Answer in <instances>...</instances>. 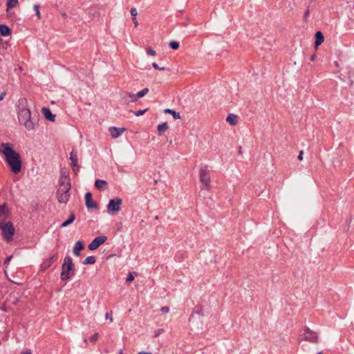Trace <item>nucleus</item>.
Segmentation results:
<instances>
[{
	"mask_svg": "<svg viewBox=\"0 0 354 354\" xmlns=\"http://www.w3.org/2000/svg\"><path fill=\"white\" fill-rule=\"evenodd\" d=\"M324 41V37L323 35V34L322 33V32L320 31H318L315 33V47H317L319 46V45H321Z\"/></svg>",
	"mask_w": 354,
	"mask_h": 354,
	"instance_id": "obj_20",
	"label": "nucleus"
},
{
	"mask_svg": "<svg viewBox=\"0 0 354 354\" xmlns=\"http://www.w3.org/2000/svg\"><path fill=\"white\" fill-rule=\"evenodd\" d=\"M138 354H151V353H150V352L141 351V352L138 353Z\"/></svg>",
	"mask_w": 354,
	"mask_h": 354,
	"instance_id": "obj_48",
	"label": "nucleus"
},
{
	"mask_svg": "<svg viewBox=\"0 0 354 354\" xmlns=\"http://www.w3.org/2000/svg\"><path fill=\"white\" fill-rule=\"evenodd\" d=\"M34 10L35 11V13L37 16L38 19L41 18L40 12H39V6L37 4L34 5Z\"/></svg>",
	"mask_w": 354,
	"mask_h": 354,
	"instance_id": "obj_32",
	"label": "nucleus"
},
{
	"mask_svg": "<svg viewBox=\"0 0 354 354\" xmlns=\"http://www.w3.org/2000/svg\"><path fill=\"white\" fill-rule=\"evenodd\" d=\"M0 151L5 156L6 160L14 174H18L21 169V160L18 152L15 151L10 143H1Z\"/></svg>",
	"mask_w": 354,
	"mask_h": 354,
	"instance_id": "obj_1",
	"label": "nucleus"
},
{
	"mask_svg": "<svg viewBox=\"0 0 354 354\" xmlns=\"http://www.w3.org/2000/svg\"><path fill=\"white\" fill-rule=\"evenodd\" d=\"M19 4V0H8L6 3L7 10L16 7Z\"/></svg>",
	"mask_w": 354,
	"mask_h": 354,
	"instance_id": "obj_26",
	"label": "nucleus"
},
{
	"mask_svg": "<svg viewBox=\"0 0 354 354\" xmlns=\"http://www.w3.org/2000/svg\"><path fill=\"white\" fill-rule=\"evenodd\" d=\"M308 15H309V10H307L306 11V12H305V17H307Z\"/></svg>",
	"mask_w": 354,
	"mask_h": 354,
	"instance_id": "obj_49",
	"label": "nucleus"
},
{
	"mask_svg": "<svg viewBox=\"0 0 354 354\" xmlns=\"http://www.w3.org/2000/svg\"><path fill=\"white\" fill-rule=\"evenodd\" d=\"M112 311L111 310L110 312H107L106 313V315H105V318L106 319H109L111 322H113V317H112Z\"/></svg>",
	"mask_w": 354,
	"mask_h": 354,
	"instance_id": "obj_37",
	"label": "nucleus"
},
{
	"mask_svg": "<svg viewBox=\"0 0 354 354\" xmlns=\"http://www.w3.org/2000/svg\"><path fill=\"white\" fill-rule=\"evenodd\" d=\"M130 13L133 17H136L138 12L136 8H132L130 10Z\"/></svg>",
	"mask_w": 354,
	"mask_h": 354,
	"instance_id": "obj_38",
	"label": "nucleus"
},
{
	"mask_svg": "<svg viewBox=\"0 0 354 354\" xmlns=\"http://www.w3.org/2000/svg\"><path fill=\"white\" fill-rule=\"evenodd\" d=\"M163 332H164V330H163V329H161V328H159V329L156 330L155 331L154 337H158V336H159L160 334H162Z\"/></svg>",
	"mask_w": 354,
	"mask_h": 354,
	"instance_id": "obj_40",
	"label": "nucleus"
},
{
	"mask_svg": "<svg viewBox=\"0 0 354 354\" xmlns=\"http://www.w3.org/2000/svg\"><path fill=\"white\" fill-rule=\"evenodd\" d=\"M169 129V126L167 122H163L158 125V132L160 136H161L164 132H165Z\"/></svg>",
	"mask_w": 354,
	"mask_h": 354,
	"instance_id": "obj_23",
	"label": "nucleus"
},
{
	"mask_svg": "<svg viewBox=\"0 0 354 354\" xmlns=\"http://www.w3.org/2000/svg\"><path fill=\"white\" fill-rule=\"evenodd\" d=\"M70 182L69 179L67 178V177H65V178H62L60 180H59V187H63V185H66V182Z\"/></svg>",
	"mask_w": 354,
	"mask_h": 354,
	"instance_id": "obj_33",
	"label": "nucleus"
},
{
	"mask_svg": "<svg viewBox=\"0 0 354 354\" xmlns=\"http://www.w3.org/2000/svg\"><path fill=\"white\" fill-rule=\"evenodd\" d=\"M165 113H170L171 115H172L173 118L174 119H180V113L178 112H176L175 111L172 110V109H166L165 110Z\"/></svg>",
	"mask_w": 354,
	"mask_h": 354,
	"instance_id": "obj_27",
	"label": "nucleus"
},
{
	"mask_svg": "<svg viewBox=\"0 0 354 354\" xmlns=\"http://www.w3.org/2000/svg\"><path fill=\"white\" fill-rule=\"evenodd\" d=\"M121 99L124 104H129L130 102H136V94L131 92H123L122 93H121Z\"/></svg>",
	"mask_w": 354,
	"mask_h": 354,
	"instance_id": "obj_10",
	"label": "nucleus"
},
{
	"mask_svg": "<svg viewBox=\"0 0 354 354\" xmlns=\"http://www.w3.org/2000/svg\"><path fill=\"white\" fill-rule=\"evenodd\" d=\"M317 354H323V353L322 351H320Z\"/></svg>",
	"mask_w": 354,
	"mask_h": 354,
	"instance_id": "obj_52",
	"label": "nucleus"
},
{
	"mask_svg": "<svg viewBox=\"0 0 354 354\" xmlns=\"http://www.w3.org/2000/svg\"><path fill=\"white\" fill-rule=\"evenodd\" d=\"M71 189V183L66 182L62 187H59L57 192V198L58 202L61 204H66L70 198L69 191Z\"/></svg>",
	"mask_w": 354,
	"mask_h": 354,
	"instance_id": "obj_5",
	"label": "nucleus"
},
{
	"mask_svg": "<svg viewBox=\"0 0 354 354\" xmlns=\"http://www.w3.org/2000/svg\"><path fill=\"white\" fill-rule=\"evenodd\" d=\"M0 33L2 36H7L10 34V28L6 25H0Z\"/></svg>",
	"mask_w": 354,
	"mask_h": 354,
	"instance_id": "obj_25",
	"label": "nucleus"
},
{
	"mask_svg": "<svg viewBox=\"0 0 354 354\" xmlns=\"http://www.w3.org/2000/svg\"><path fill=\"white\" fill-rule=\"evenodd\" d=\"M146 52H147V55H149L155 56L156 55V51L153 49H152L151 47L147 48Z\"/></svg>",
	"mask_w": 354,
	"mask_h": 354,
	"instance_id": "obj_31",
	"label": "nucleus"
},
{
	"mask_svg": "<svg viewBox=\"0 0 354 354\" xmlns=\"http://www.w3.org/2000/svg\"><path fill=\"white\" fill-rule=\"evenodd\" d=\"M57 260V255L56 254L50 256L49 258L44 261L41 264L43 269H47L51 266V265Z\"/></svg>",
	"mask_w": 354,
	"mask_h": 354,
	"instance_id": "obj_14",
	"label": "nucleus"
},
{
	"mask_svg": "<svg viewBox=\"0 0 354 354\" xmlns=\"http://www.w3.org/2000/svg\"><path fill=\"white\" fill-rule=\"evenodd\" d=\"M134 279V277L132 273H129L127 278V283H130Z\"/></svg>",
	"mask_w": 354,
	"mask_h": 354,
	"instance_id": "obj_39",
	"label": "nucleus"
},
{
	"mask_svg": "<svg viewBox=\"0 0 354 354\" xmlns=\"http://www.w3.org/2000/svg\"><path fill=\"white\" fill-rule=\"evenodd\" d=\"M18 120L21 124H23L25 128L28 130H32L35 128V122L31 118V113L30 110H21L18 111Z\"/></svg>",
	"mask_w": 354,
	"mask_h": 354,
	"instance_id": "obj_3",
	"label": "nucleus"
},
{
	"mask_svg": "<svg viewBox=\"0 0 354 354\" xmlns=\"http://www.w3.org/2000/svg\"><path fill=\"white\" fill-rule=\"evenodd\" d=\"M21 354H32V353L30 352V351L26 350V351H23L21 353Z\"/></svg>",
	"mask_w": 354,
	"mask_h": 354,
	"instance_id": "obj_46",
	"label": "nucleus"
},
{
	"mask_svg": "<svg viewBox=\"0 0 354 354\" xmlns=\"http://www.w3.org/2000/svg\"><path fill=\"white\" fill-rule=\"evenodd\" d=\"M107 237L106 236H97L88 245V248L90 250H95L97 248H99L102 244L105 243Z\"/></svg>",
	"mask_w": 354,
	"mask_h": 354,
	"instance_id": "obj_9",
	"label": "nucleus"
},
{
	"mask_svg": "<svg viewBox=\"0 0 354 354\" xmlns=\"http://www.w3.org/2000/svg\"><path fill=\"white\" fill-rule=\"evenodd\" d=\"M41 113H43L46 120L50 122H54L55 120V115L52 113L49 108L43 107L41 109Z\"/></svg>",
	"mask_w": 354,
	"mask_h": 354,
	"instance_id": "obj_13",
	"label": "nucleus"
},
{
	"mask_svg": "<svg viewBox=\"0 0 354 354\" xmlns=\"http://www.w3.org/2000/svg\"><path fill=\"white\" fill-rule=\"evenodd\" d=\"M149 90H140L138 93L136 94V101L142 97H144L145 95L147 94Z\"/></svg>",
	"mask_w": 354,
	"mask_h": 354,
	"instance_id": "obj_29",
	"label": "nucleus"
},
{
	"mask_svg": "<svg viewBox=\"0 0 354 354\" xmlns=\"http://www.w3.org/2000/svg\"><path fill=\"white\" fill-rule=\"evenodd\" d=\"M85 203L88 209H95L97 207V204L92 198V194L87 192L85 194Z\"/></svg>",
	"mask_w": 354,
	"mask_h": 354,
	"instance_id": "obj_12",
	"label": "nucleus"
},
{
	"mask_svg": "<svg viewBox=\"0 0 354 354\" xmlns=\"http://www.w3.org/2000/svg\"><path fill=\"white\" fill-rule=\"evenodd\" d=\"M304 339L312 343H317L318 341V335L317 333L311 330L309 328H304Z\"/></svg>",
	"mask_w": 354,
	"mask_h": 354,
	"instance_id": "obj_8",
	"label": "nucleus"
},
{
	"mask_svg": "<svg viewBox=\"0 0 354 354\" xmlns=\"http://www.w3.org/2000/svg\"><path fill=\"white\" fill-rule=\"evenodd\" d=\"M122 200L120 198H115L109 201L107 205V212L109 214L113 215L121 209Z\"/></svg>",
	"mask_w": 354,
	"mask_h": 354,
	"instance_id": "obj_7",
	"label": "nucleus"
},
{
	"mask_svg": "<svg viewBox=\"0 0 354 354\" xmlns=\"http://www.w3.org/2000/svg\"><path fill=\"white\" fill-rule=\"evenodd\" d=\"M18 111L21 110H30L28 108V100L25 97L20 98L17 104Z\"/></svg>",
	"mask_w": 354,
	"mask_h": 354,
	"instance_id": "obj_15",
	"label": "nucleus"
},
{
	"mask_svg": "<svg viewBox=\"0 0 354 354\" xmlns=\"http://www.w3.org/2000/svg\"><path fill=\"white\" fill-rule=\"evenodd\" d=\"M75 266L73 259L70 256H66L64 259L62 266V273L60 278L62 281L68 280L74 274Z\"/></svg>",
	"mask_w": 354,
	"mask_h": 354,
	"instance_id": "obj_2",
	"label": "nucleus"
},
{
	"mask_svg": "<svg viewBox=\"0 0 354 354\" xmlns=\"http://www.w3.org/2000/svg\"><path fill=\"white\" fill-rule=\"evenodd\" d=\"M75 218V214L73 212H71L69 218L66 221L63 222L61 224L60 227H65L68 226V225L71 224L74 221Z\"/></svg>",
	"mask_w": 354,
	"mask_h": 354,
	"instance_id": "obj_22",
	"label": "nucleus"
},
{
	"mask_svg": "<svg viewBox=\"0 0 354 354\" xmlns=\"http://www.w3.org/2000/svg\"><path fill=\"white\" fill-rule=\"evenodd\" d=\"M226 121L229 122L231 125H235L237 124V116L234 114H229V115L226 118Z\"/></svg>",
	"mask_w": 354,
	"mask_h": 354,
	"instance_id": "obj_24",
	"label": "nucleus"
},
{
	"mask_svg": "<svg viewBox=\"0 0 354 354\" xmlns=\"http://www.w3.org/2000/svg\"><path fill=\"white\" fill-rule=\"evenodd\" d=\"M0 229L2 231V235L7 241H11L15 234V228L11 221L3 224L0 223Z\"/></svg>",
	"mask_w": 354,
	"mask_h": 354,
	"instance_id": "obj_6",
	"label": "nucleus"
},
{
	"mask_svg": "<svg viewBox=\"0 0 354 354\" xmlns=\"http://www.w3.org/2000/svg\"><path fill=\"white\" fill-rule=\"evenodd\" d=\"M70 160L71 161V168H72L73 171L75 174H77L79 171V165L77 164V162H78L77 154L73 150L70 153Z\"/></svg>",
	"mask_w": 354,
	"mask_h": 354,
	"instance_id": "obj_11",
	"label": "nucleus"
},
{
	"mask_svg": "<svg viewBox=\"0 0 354 354\" xmlns=\"http://www.w3.org/2000/svg\"><path fill=\"white\" fill-rule=\"evenodd\" d=\"M98 338H99V333H95V334H93V335L91 336L90 341L94 343L98 339Z\"/></svg>",
	"mask_w": 354,
	"mask_h": 354,
	"instance_id": "obj_34",
	"label": "nucleus"
},
{
	"mask_svg": "<svg viewBox=\"0 0 354 354\" xmlns=\"http://www.w3.org/2000/svg\"><path fill=\"white\" fill-rule=\"evenodd\" d=\"M124 131L125 129L124 128H118L115 127L109 128L110 134L114 138H118Z\"/></svg>",
	"mask_w": 354,
	"mask_h": 354,
	"instance_id": "obj_16",
	"label": "nucleus"
},
{
	"mask_svg": "<svg viewBox=\"0 0 354 354\" xmlns=\"http://www.w3.org/2000/svg\"><path fill=\"white\" fill-rule=\"evenodd\" d=\"M120 354H123V353H122V351H120Z\"/></svg>",
	"mask_w": 354,
	"mask_h": 354,
	"instance_id": "obj_53",
	"label": "nucleus"
},
{
	"mask_svg": "<svg viewBox=\"0 0 354 354\" xmlns=\"http://www.w3.org/2000/svg\"><path fill=\"white\" fill-rule=\"evenodd\" d=\"M199 179L200 182L202 185L201 189H205L207 190H210L211 185H210V175L209 171L208 169L207 166H204L200 168L199 169Z\"/></svg>",
	"mask_w": 354,
	"mask_h": 354,
	"instance_id": "obj_4",
	"label": "nucleus"
},
{
	"mask_svg": "<svg viewBox=\"0 0 354 354\" xmlns=\"http://www.w3.org/2000/svg\"><path fill=\"white\" fill-rule=\"evenodd\" d=\"M84 245L82 242L78 241L75 243V246L73 248V254L75 256H80V252L84 249Z\"/></svg>",
	"mask_w": 354,
	"mask_h": 354,
	"instance_id": "obj_18",
	"label": "nucleus"
},
{
	"mask_svg": "<svg viewBox=\"0 0 354 354\" xmlns=\"http://www.w3.org/2000/svg\"><path fill=\"white\" fill-rule=\"evenodd\" d=\"M160 311L162 313H167L169 311V308L168 306H163L160 308Z\"/></svg>",
	"mask_w": 354,
	"mask_h": 354,
	"instance_id": "obj_41",
	"label": "nucleus"
},
{
	"mask_svg": "<svg viewBox=\"0 0 354 354\" xmlns=\"http://www.w3.org/2000/svg\"><path fill=\"white\" fill-rule=\"evenodd\" d=\"M315 57H316V55L315 54H313L310 56V61H314L315 59Z\"/></svg>",
	"mask_w": 354,
	"mask_h": 354,
	"instance_id": "obj_47",
	"label": "nucleus"
},
{
	"mask_svg": "<svg viewBox=\"0 0 354 354\" xmlns=\"http://www.w3.org/2000/svg\"><path fill=\"white\" fill-rule=\"evenodd\" d=\"M9 214V210L6 204L0 205V220H5Z\"/></svg>",
	"mask_w": 354,
	"mask_h": 354,
	"instance_id": "obj_17",
	"label": "nucleus"
},
{
	"mask_svg": "<svg viewBox=\"0 0 354 354\" xmlns=\"http://www.w3.org/2000/svg\"><path fill=\"white\" fill-rule=\"evenodd\" d=\"M12 258V255H10V256L6 257L5 261H4V262H3V264L7 266L10 263V261H11Z\"/></svg>",
	"mask_w": 354,
	"mask_h": 354,
	"instance_id": "obj_42",
	"label": "nucleus"
},
{
	"mask_svg": "<svg viewBox=\"0 0 354 354\" xmlns=\"http://www.w3.org/2000/svg\"><path fill=\"white\" fill-rule=\"evenodd\" d=\"M303 151H300L299 153V156H298V160H303Z\"/></svg>",
	"mask_w": 354,
	"mask_h": 354,
	"instance_id": "obj_43",
	"label": "nucleus"
},
{
	"mask_svg": "<svg viewBox=\"0 0 354 354\" xmlns=\"http://www.w3.org/2000/svg\"><path fill=\"white\" fill-rule=\"evenodd\" d=\"M84 342L86 344H87V339H84Z\"/></svg>",
	"mask_w": 354,
	"mask_h": 354,
	"instance_id": "obj_50",
	"label": "nucleus"
},
{
	"mask_svg": "<svg viewBox=\"0 0 354 354\" xmlns=\"http://www.w3.org/2000/svg\"><path fill=\"white\" fill-rule=\"evenodd\" d=\"M133 24H134L135 26L137 27L138 25V23L137 19H136V17H133Z\"/></svg>",
	"mask_w": 354,
	"mask_h": 354,
	"instance_id": "obj_44",
	"label": "nucleus"
},
{
	"mask_svg": "<svg viewBox=\"0 0 354 354\" xmlns=\"http://www.w3.org/2000/svg\"><path fill=\"white\" fill-rule=\"evenodd\" d=\"M194 313L199 315L201 316H203L204 315L203 308L201 306H196L194 308L192 314L191 315L190 317L189 318V322L192 321V319L193 318Z\"/></svg>",
	"mask_w": 354,
	"mask_h": 354,
	"instance_id": "obj_19",
	"label": "nucleus"
},
{
	"mask_svg": "<svg viewBox=\"0 0 354 354\" xmlns=\"http://www.w3.org/2000/svg\"><path fill=\"white\" fill-rule=\"evenodd\" d=\"M5 95H6V92L5 91L2 92L0 95V100H2Z\"/></svg>",
	"mask_w": 354,
	"mask_h": 354,
	"instance_id": "obj_45",
	"label": "nucleus"
},
{
	"mask_svg": "<svg viewBox=\"0 0 354 354\" xmlns=\"http://www.w3.org/2000/svg\"><path fill=\"white\" fill-rule=\"evenodd\" d=\"M96 261L95 257L93 256L87 257L83 261L84 265L94 264Z\"/></svg>",
	"mask_w": 354,
	"mask_h": 354,
	"instance_id": "obj_28",
	"label": "nucleus"
},
{
	"mask_svg": "<svg viewBox=\"0 0 354 354\" xmlns=\"http://www.w3.org/2000/svg\"><path fill=\"white\" fill-rule=\"evenodd\" d=\"M169 46L171 48L176 50L179 48V43L176 41H171L169 42Z\"/></svg>",
	"mask_w": 354,
	"mask_h": 354,
	"instance_id": "obj_30",
	"label": "nucleus"
},
{
	"mask_svg": "<svg viewBox=\"0 0 354 354\" xmlns=\"http://www.w3.org/2000/svg\"><path fill=\"white\" fill-rule=\"evenodd\" d=\"M148 109H145L144 110H139V111L133 112V113L136 116H140V115H143L145 113H146L148 111Z\"/></svg>",
	"mask_w": 354,
	"mask_h": 354,
	"instance_id": "obj_35",
	"label": "nucleus"
},
{
	"mask_svg": "<svg viewBox=\"0 0 354 354\" xmlns=\"http://www.w3.org/2000/svg\"><path fill=\"white\" fill-rule=\"evenodd\" d=\"M106 185L107 182L104 180L97 179L95 182V188L100 190L104 189Z\"/></svg>",
	"mask_w": 354,
	"mask_h": 354,
	"instance_id": "obj_21",
	"label": "nucleus"
},
{
	"mask_svg": "<svg viewBox=\"0 0 354 354\" xmlns=\"http://www.w3.org/2000/svg\"><path fill=\"white\" fill-rule=\"evenodd\" d=\"M239 153H241V147H239Z\"/></svg>",
	"mask_w": 354,
	"mask_h": 354,
	"instance_id": "obj_51",
	"label": "nucleus"
},
{
	"mask_svg": "<svg viewBox=\"0 0 354 354\" xmlns=\"http://www.w3.org/2000/svg\"><path fill=\"white\" fill-rule=\"evenodd\" d=\"M152 66L155 68V69H157V70H159V71H165V66H160L156 62H153L152 64Z\"/></svg>",
	"mask_w": 354,
	"mask_h": 354,
	"instance_id": "obj_36",
	"label": "nucleus"
}]
</instances>
